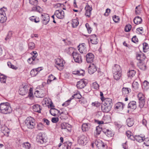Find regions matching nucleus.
Wrapping results in <instances>:
<instances>
[{
  "instance_id": "1",
  "label": "nucleus",
  "mask_w": 149,
  "mask_h": 149,
  "mask_svg": "<svg viewBox=\"0 0 149 149\" xmlns=\"http://www.w3.org/2000/svg\"><path fill=\"white\" fill-rule=\"evenodd\" d=\"M0 110L2 113L5 114L10 113L12 111L10 107L7 103H1L0 104Z\"/></svg>"
},
{
  "instance_id": "2",
  "label": "nucleus",
  "mask_w": 149,
  "mask_h": 149,
  "mask_svg": "<svg viewBox=\"0 0 149 149\" xmlns=\"http://www.w3.org/2000/svg\"><path fill=\"white\" fill-rule=\"evenodd\" d=\"M26 126L29 129L34 128L36 125L35 120L31 117H28L25 121Z\"/></svg>"
},
{
  "instance_id": "3",
  "label": "nucleus",
  "mask_w": 149,
  "mask_h": 149,
  "mask_svg": "<svg viewBox=\"0 0 149 149\" xmlns=\"http://www.w3.org/2000/svg\"><path fill=\"white\" fill-rule=\"evenodd\" d=\"M29 3L32 6H33L31 9L32 11L41 12L42 9L39 6H37L38 1L37 0H29Z\"/></svg>"
},
{
  "instance_id": "4",
  "label": "nucleus",
  "mask_w": 149,
  "mask_h": 149,
  "mask_svg": "<svg viewBox=\"0 0 149 149\" xmlns=\"http://www.w3.org/2000/svg\"><path fill=\"white\" fill-rule=\"evenodd\" d=\"M34 93L35 95L37 97H42L44 96L45 89L42 85L39 86L37 88Z\"/></svg>"
},
{
  "instance_id": "5",
  "label": "nucleus",
  "mask_w": 149,
  "mask_h": 149,
  "mask_svg": "<svg viewBox=\"0 0 149 149\" xmlns=\"http://www.w3.org/2000/svg\"><path fill=\"white\" fill-rule=\"evenodd\" d=\"M113 71L114 72V77L115 79L117 80L120 79L121 74L120 72L121 69L120 66L118 65H116L113 68Z\"/></svg>"
},
{
  "instance_id": "6",
  "label": "nucleus",
  "mask_w": 149,
  "mask_h": 149,
  "mask_svg": "<svg viewBox=\"0 0 149 149\" xmlns=\"http://www.w3.org/2000/svg\"><path fill=\"white\" fill-rule=\"evenodd\" d=\"M7 10V9L3 7L0 9V22L3 23L7 19L6 12Z\"/></svg>"
},
{
  "instance_id": "7",
  "label": "nucleus",
  "mask_w": 149,
  "mask_h": 149,
  "mask_svg": "<svg viewBox=\"0 0 149 149\" xmlns=\"http://www.w3.org/2000/svg\"><path fill=\"white\" fill-rule=\"evenodd\" d=\"M55 62L56 66V67L58 70H61L64 66L65 62L64 60L60 58H57L55 60Z\"/></svg>"
},
{
  "instance_id": "8",
  "label": "nucleus",
  "mask_w": 149,
  "mask_h": 149,
  "mask_svg": "<svg viewBox=\"0 0 149 149\" xmlns=\"http://www.w3.org/2000/svg\"><path fill=\"white\" fill-rule=\"evenodd\" d=\"M139 103V107L142 108L143 107L145 104V96L142 93H139L137 95Z\"/></svg>"
},
{
  "instance_id": "9",
  "label": "nucleus",
  "mask_w": 149,
  "mask_h": 149,
  "mask_svg": "<svg viewBox=\"0 0 149 149\" xmlns=\"http://www.w3.org/2000/svg\"><path fill=\"white\" fill-rule=\"evenodd\" d=\"M78 142L79 145H84L87 143V138L85 135H82L79 137Z\"/></svg>"
},
{
  "instance_id": "10",
  "label": "nucleus",
  "mask_w": 149,
  "mask_h": 149,
  "mask_svg": "<svg viewBox=\"0 0 149 149\" xmlns=\"http://www.w3.org/2000/svg\"><path fill=\"white\" fill-rule=\"evenodd\" d=\"M72 56L75 61L76 63H81L82 60L80 54L76 52H73L72 53Z\"/></svg>"
},
{
  "instance_id": "11",
  "label": "nucleus",
  "mask_w": 149,
  "mask_h": 149,
  "mask_svg": "<svg viewBox=\"0 0 149 149\" xmlns=\"http://www.w3.org/2000/svg\"><path fill=\"white\" fill-rule=\"evenodd\" d=\"M29 89V87L27 85H22L20 86L19 93L20 95H23L27 93Z\"/></svg>"
},
{
  "instance_id": "12",
  "label": "nucleus",
  "mask_w": 149,
  "mask_h": 149,
  "mask_svg": "<svg viewBox=\"0 0 149 149\" xmlns=\"http://www.w3.org/2000/svg\"><path fill=\"white\" fill-rule=\"evenodd\" d=\"M36 140L38 143L43 144L47 142L46 137L44 135L39 134L37 136Z\"/></svg>"
},
{
  "instance_id": "13",
  "label": "nucleus",
  "mask_w": 149,
  "mask_h": 149,
  "mask_svg": "<svg viewBox=\"0 0 149 149\" xmlns=\"http://www.w3.org/2000/svg\"><path fill=\"white\" fill-rule=\"evenodd\" d=\"M41 17L43 24H47L49 20V17L48 15L46 13H43L41 14Z\"/></svg>"
},
{
  "instance_id": "14",
  "label": "nucleus",
  "mask_w": 149,
  "mask_h": 149,
  "mask_svg": "<svg viewBox=\"0 0 149 149\" xmlns=\"http://www.w3.org/2000/svg\"><path fill=\"white\" fill-rule=\"evenodd\" d=\"M54 15L59 19H63L65 16V14L64 12L62 10H56L54 13Z\"/></svg>"
},
{
  "instance_id": "15",
  "label": "nucleus",
  "mask_w": 149,
  "mask_h": 149,
  "mask_svg": "<svg viewBox=\"0 0 149 149\" xmlns=\"http://www.w3.org/2000/svg\"><path fill=\"white\" fill-rule=\"evenodd\" d=\"M96 70L97 68L95 65L93 63L90 64L88 68V73L90 74H92L94 73Z\"/></svg>"
},
{
  "instance_id": "16",
  "label": "nucleus",
  "mask_w": 149,
  "mask_h": 149,
  "mask_svg": "<svg viewBox=\"0 0 149 149\" xmlns=\"http://www.w3.org/2000/svg\"><path fill=\"white\" fill-rule=\"evenodd\" d=\"M81 97V95L79 93H76V94H74V95H72V97L70 98V99L69 100H68L67 101H66L64 103H63L62 104V105L64 106H66L68 105V102H70V100L74 98H75V99H80Z\"/></svg>"
},
{
  "instance_id": "17",
  "label": "nucleus",
  "mask_w": 149,
  "mask_h": 149,
  "mask_svg": "<svg viewBox=\"0 0 149 149\" xmlns=\"http://www.w3.org/2000/svg\"><path fill=\"white\" fill-rule=\"evenodd\" d=\"M94 58V55L92 53H88L86 55V59L87 62L91 63L93 61Z\"/></svg>"
},
{
  "instance_id": "18",
  "label": "nucleus",
  "mask_w": 149,
  "mask_h": 149,
  "mask_svg": "<svg viewBox=\"0 0 149 149\" xmlns=\"http://www.w3.org/2000/svg\"><path fill=\"white\" fill-rule=\"evenodd\" d=\"M92 8L88 5H86L85 8V15L87 17H89L91 14V12Z\"/></svg>"
},
{
  "instance_id": "19",
  "label": "nucleus",
  "mask_w": 149,
  "mask_h": 149,
  "mask_svg": "<svg viewBox=\"0 0 149 149\" xmlns=\"http://www.w3.org/2000/svg\"><path fill=\"white\" fill-rule=\"evenodd\" d=\"M101 106V109L104 112H108L111 109V107L109 105H107L102 103Z\"/></svg>"
},
{
  "instance_id": "20",
  "label": "nucleus",
  "mask_w": 149,
  "mask_h": 149,
  "mask_svg": "<svg viewBox=\"0 0 149 149\" xmlns=\"http://www.w3.org/2000/svg\"><path fill=\"white\" fill-rule=\"evenodd\" d=\"M85 46L86 45L84 43H82L78 46V50L81 53L86 54V50Z\"/></svg>"
},
{
  "instance_id": "21",
  "label": "nucleus",
  "mask_w": 149,
  "mask_h": 149,
  "mask_svg": "<svg viewBox=\"0 0 149 149\" xmlns=\"http://www.w3.org/2000/svg\"><path fill=\"white\" fill-rule=\"evenodd\" d=\"M86 82L84 80H81L77 82V86L79 89L84 88L86 85Z\"/></svg>"
},
{
  "instance_id": "22",
  "label": "nucleus",
  "mask_w": 149,
  "mask_h": 149,
  "mask_svg": "<svg viewBox=\"0 0 149 149\" xmlns=\"http://www.w3.org/2000/svg\"><path fill=\"white\" fill-rule=\"evenodd\" d=\"M146 58V57L143 54H138L136 55L137 59L139 60V62H143L145 61L144 60Z\"/></svg>"
},
{
  "instance_id": "23",
  "label": "nucleus",
  "mask_w": 149,
  "mask_h": 149,
  "mask_svg": "<svg viewBox=\"0 0 149 149\" xmlns=\"http://www.w3.org/2000/svg\"><path fill=\"white\" fill-rule=\"evenodd\" d=\"M34 54L33 56L30 58H29L28 60V62L30 64H33V62L34 61L37 56L38 54L36 52L33 51L32 52Z\"/></svg>"
},
{
  "instance_id": "24",
  "label": "nucleus",
  "mask_w": 149,
  "mask_h": 149,
  "mask_svg": "<svg viewBox=\"0 0 149 149\" xmlns=\"http://www.w3.org/2000/svg\"><path fill=\"white\" fill-rule=\"evenodd\" d=\"M90 39L91 42L93 44H96L98 43L97 39L95 34L91 35Z\"/></svg>"
},
{
  "instance_id": "25",
  "label": "nucleus",
  "mask_w": 149,
  "mask_h": 149,
  "mask_svg": "<svg viewBox=\"0 0 149 149\" xmlns=\"http://www.w3.org/2000/svg\"><path fill=\"white\" fill-rule=\"evenodd\" d=\"M128 108L131 109H135L136 108V102L134 101L130 102L128 104Z\"/></svg>"
},
{
  "instance_id": "26",
  "label": "nucleus",
  "mask_w": 149,
  "mask_h": 149,
  "mask_svg": "<svg viewBox=\"0 0 149 149\" xmlns=\"http://www.w3.org/2000/svg\"><path fill=\"white\" fill-rule=\"evenodd\" d=\"M112 100L110 98H104L102 100V103L104 104L111 106Z\"/></svg>"
},
{
  "instance_id": "27",
  "label": "nucleus",
  "mask_w": 149,
  "mask_h": 149,
  "mask_svg": "<svg viewBox=\"0 0 149 149\" xmlns=\"http://www.w3.org/2000/svg\"><path fill=\"white\" fill-rule=\"evenodd\" d=\"M131 91L130 89L129 88L123 87L122 89L123 95L127 97L129 92H131Z\"/></svg>"
},
{
  "instance_id": "28",
  "label": "nucleus",
  "mask_w": 149,
  "mask_h": 149,
  "mask_svg": "<svg viewBox=\"0 0 149 149\" xmlns=\"http://www.w3.org/2000/svg\"><path fill=\"white\" fill-rule=\"evenodd\" d=\"M40 70V68H39L36 69H34L31 71L30 74L31 76L35 77L38 73V72H39Z\"/></svg>"
},
{
  "instance_id": "29",
  "label": "nucleus",
  "mask_w": 149,
  "mask_h": 149,
  "mask_svg": "<svg viewBox=\"0 0 149 149\" xmlns=\"http://www.w3.org/2000/svg\"><path fill=\"white\" fill-rule=\"evenodd\" d=\"M136 135L134 136V138L137 141L139 142H141L143 141V139L145 137V136L141 135Z\"/></svg>"
},
{
  "instance_id": "30",
  "label": "nucleus",
  "mask_w": 149,
  "mask_h": 149,
  "mask_svg": "<svg viewBox=\"0 0 149 149\" xmlns=\"http://www.w3.org/2000/svg\"><path fill=\"white\" fill-rule=\"evenodd\" d=\"M127 125L129 127L132 126L134 124V121L133 118H129L126 120Z\"/></svg>"
},
{
  "instance_id": "31",
  "label": "nucleus",
  "mask_w": 149,
  "mask_h": 149,
  "mask_svg": "<svg viewBox=\"0 0 149 149\" xmlns=\"http://www.w3.org/2000/svg\"><path fill=\"white\" fill-rule=\"evenodd\" d=\"M91 125L89 124L84 123L82 125V129L83 131H88L90 128Z\"/></svg>"
},
{
  "instance_id": "32",
  "label": "nucleus",
  "mask_w": 149,
  "mask_h": 149,
  "mask_svg": "<svg viewBox=\"0 0 149 149\" xmlns=\"http://www.w3.org/2000/svg\"><path fill=\"white\" fill-rule=\"evenodd\" d=\"M72 143L69 141L65 142L64 143L63 149H70Z\"/></svg>"
},
{
  "instance_id": "33",
  "label": "nucleus",
  "mask_w": 149,
  "mask_h": 149,
  "mask_svg": "<svg viewBox=\"0 0 149 149\" xmlns=\"http://www.w3.org/2000/svg\"><path fill=\"white\" fill-rule=\"evenodd\" d=\"M33 111L35 112L40 113L41 109L40 106L38 104H36L33 106Z\"/></svg>"
},
{
  "instance_id": "34",
  "label": "nucleus",
  "mask_w": 149,
  "mask_h": 149,
  "mask_svg": "<svg viewBox=\"0 0 149 149\" xmlns=\"http://www.w3.org/2000/svg\"><path fill=\"white\" fill-rule=\"evenodd\" d=\"M133 21L135 24H139L142 22V19L141 17L137 16L134 18Z\"/></svg>"
},
{
  "instance_id": "35",
  "label": "nucleus",
  "mask_w": 149,
  "mask_h": 149,
  "mask_svg": "<svg viewBox=\"0 0 149 149\" xmlns=\"http://www.w3.org/2000/svg\"><path fill=\"white\" fill-rule=\"evenodd\" d=\"M143 89L144 90H147L149 88V83L147 81L145 80L143 83L142 85Z\"/></svg>"
},
{
  "instance_id": "36",
  "label": "nucleus",
  "mask_w": 149,
  "mask_h": 149,
  "mask_svg": "<svg viewBox=\"0 0 149 149\" xmlns=\"http://www.w3.org/2000/svg\"><path fill=\"white\" fill-rule=\"evenodd\" d=\"M139 68L142 70H144L146 68V64L145 61L143 62H139L138 64Z\"/></svg>"
},
{
  "instance_id": "37",
  "label": "nucleus",
  "mask_w": 149,
  "mask_h": 149,
  "mask_svg": "<svg viewBox=\"0 0 149 149\" xmlns=\"http://www.w3.org/2000/svg\"><path fill=\"white\" fill-rule=\"evenodd\" d=\"M143 50L144 52H146L148 51L149 49V46L148 44L146 42L143 43Z\"/></svg>"
},
{
  "instance_id": "38",
  "label": "nucleus",
  "mask_w": 149,
  "mask_h": 149,
  "mask_svg": "<svg viewBox=\"0 0 149 149\" xmlns=\"http://www.w3.org/2000/svg\"><path fill=\"white\" fill-rule=\"evenodd\" d=\"M72 27L75 28L78 25L79 22L77 19H74L72 20Z\"/></svg>"
},
{
  "instance_id": "39",
  "label": "nucleus",
  "mask_w": 149,
  "mask_h": 149,
  "mask_svg": "<svg viewBox=\"0 0 149 149\" xmlns=\"http://www.w3.org/2000/svg\"><path fill=\"white\" fill-rule=\"evenodd\" d=\"M51 100L49 99L45 98L42 101V104H45L49 107V104L51 102Z\"/></svg>"
},
{
  "instance_id": "40",
  "label": "nucleus",
  "mask_w": 149,
  "mask_h": 149,
  "mask_svg": "<svg viewBox=\"0 0 149 149\" xmlns=\"http://www.w3.org/2000/svg\"><path fill=\"white\" fill-rule=\"evenodd\" d=\"M104 133L107 136L109 137H111L114 135L113 133L109 130H107L106 131L104 132Z\"/></svg>"
},
{
  "instance_id": "41",
  "label": "nucleus",
  "mask_w": 149,
  "mask_h": 149,
  "mask_svg": "<svg viewBox=\"0 0 149 149\" xmlns=\"http://www.w3.org/2000/svg\"><path fill=\"white\" fill-rule=\"evenodd\" d=\"M136 73V71L134 70H130L128 72V76L129 77L131 78L134 77Z\"/></svg>"
},
{
  "instance_id": "42",
  "label": "nucleus",
  "mask_w": 149,
  "mask_h": 149,
  "mask_svg": "<svg viewBox=\"0 0 149 149\" xmlns=\"http://www.w3.org/2000/svg\"><path fill=\"white\" fill-rule=\"evenodd\" d=\"M132 87L134 90L138 89L139 87V84L137 82L134 81L132 84Z\"/></svg>"
},
{
  "instance_id": "43",
  "label": "nucleus",
  "mask_w": 149,
  "mask_h": 149,
  "mask_svg": "<svg viewBox=\"0 0 149 149\" xmlns=\"http://www.w3.org/2000/svg\"><path fill=\"white\" fill-rule=\"evenodd\" d=\"M58 110L56 109L52 108L50 110V114L54 116H56V113Z\"/></svg>"
},
{
  "instance_id": "44",
  "label": "nucleus",
  "mask_w": 149,
  "mask_h": 149,
  "mask_svg": "<svg viewBox=\"0 0 149 149\" xmlns=\"http://www.w3.org/2000/svg\"><path fill=\"white\" fill-rule=\"evenodd\" d=\"M56 79V78L53 75L51 74L48 77V79L47 81V83L49 84L51 82Z\"/></svg>"
},
{
  "instance_id": "45",
  "label": "nucleus",
  "mask_w": 149,
  "mask_h": 149,
  "mask_svg": "<svg viewBox=\"0 0 149 149\" xmlns=\"http://www.w3.org/2000/svg\"><path fill=\"white\" fill-rule=\"evenodd\" d=\"M22 146L25 149H30L31 147V144L28 142L23 143Z\"/></svg>"
},
{
  "instance_id": "46",
  "label": "nucleus",
  "mask_w": 149,
  "mask_h": 149,
  "mask_svg": "<svg viewBox=\"0 0 149 149\" xmlns=\"http://www.w3.org/2000/svg\"><path fill=\"white\" fill-rule=\"evenodd\" d=\"M105 146V145L102 141H100L97 147L99 149H100V148L102 149L104 148Z\"/></svg>"
},
{
  "instance_id": "47",
  "label": "nucleus",
  "mask_w": 149,
  "mask_h": 149,
  "mask_svg": "<svg viewBox=\"0 0 149 149\" xmlns=\"http://www.w3.org/2000/svg\"><path fill=\"white\" fill-rule=\"evenodd\" d=\"M141 10L140 6L139 5L138 6H137L136 7L135 10V12L136 14L137 15H139L141 13Z\"/></svg>"
},
{
  "instance_id": "48",
  "label": "nucleus",
  "mask_w": 149,
  "mask_h": 149,
  "mask_svg": "<svg viewBox=\"0 0 149 149\" xmlns=\"http://www.w3.org/2000/svg\"><path fill=\"white\" fill-rule=\"evenodd\" d=\"M132 28V26L131 25L128 24L127 25L125 28V31L126 32H128L130 31Z\"/></svg>"
},
{
  "instance_id": "49",
  "label": "nucleus",
  "mask_w": 149,
  "mask_h": 149,
  "mask_svg": "<svg viewBox=\"0 0 149 149\" xmlns=\"http://www.w3.org/2000/svg\"><path fill=\"white\" fill-rule=\"evenodd\" d=\"M144 144L146 146H149V138H144L143 139Z\"/></svg>"
},
{
  "instance_id": "50",
  "label": "nucleus",
  "mask_w": 149,
  "mask_h": 149,
  "mask_svg": "<svg viewBox=\"0 0 149 149\" xmlns=\"http://www.w3.org/2000/svg\"><path fill=\"white\" fill-rule=\"evenodd\" d=\"M28 47L29 49H32L35 47V45L33 42H30L28 44Z\"/></svg>"
},
{
  "instance_id": "51",
  "label": "nucleus",
  "mask_w": 149,
  "mask_h": 149,
  "mask_svg": "<svg viewBox=\"0 0 149 149\" xmlns=\"http://www.w3.org/2000/svg\"><path fill=\"white\" fill-rule=\"evenodd\" d=\"M92 87L93 88L96 90H98L99 88V85L96 82L92 84Z\"/></svg>"
},
{
  "instance_id": "52",
  "label": "nucleus",
  "mask_w": 149,
  "mask_h": 149,
  "mask_svg": "<svg viewBox=\"0 0 149 149\" xmlns=\"http://www.w3.org/2000/svg\"><path fill=\"white\" fill-rule=\"evenodd\" d=\"M6 80V78L5 76L2 75L0 76V81L1 83H5Z\"/></svg>"
},
{
  "instance_id": "53",
  "label": "nucleus",
  "mask_w": 149,
  "mask_h": 149,
  "mask_svg": "<svg viewBox=\"0 0 149 149\" xmlns=\"http://www.w3.org/2000/svg\"><path fill=\"white\" fill-rule=\"evenodd\" d=\"M68 124L66 123H63L61 125V128L62 129H68Z\"/></svg>"
},
{
  "instance_id": "54",
  "label": "nucleus",
  "mask_w": 149,
  "mask_h": 149,
  "mask_svg": "<svg viewBox=\"0 0 149 149\" xmlns=\"http://www.w3.org/2000/svg\"><path fill=\"white\" fill-rule=\"evenodd\" d=\"M96 134L99 135L100 134L102 131V129L99 126H98L96 127Z\"/></svg>"
},
{
  "instance_id": "55",
  "label": "nucleus",
  "mask_w": 149,
  "mask_h": 149,
  "mask_svg": "<svg viewBox=\"0 0 149 149\" xmlns=\"http://www.w3.org/2000/svg\"><path fill=\"white\" fill-rule=\"evenodd\" d=\"M13 34V33L11 31L9 32L8 35L5 38V40H7L8 39H10L12 37Z\"/></svg>"
},
{
  "instance_id": "56",
  "label": "nucleus",
  "mask_w": 149,
  "mask_h": 149,
  "mask_svg": "<svg viewBox=\"0 0 149 149\" xmlns=\"http://www.w3.org/2000/svg\"><path fill=\"white\" fill-rule=\"evenodd\" d=\"M86 26L88 32L90 33H91L92 29L89 26V25L88 23L86 24L85 25Z\"/></svg>"
},
{
  "instance_id": "57",
  "label": "nucleus",
  "mask_w": 149,
  "mask_h": 149,
  "mask_svg": "<svg viewBox=\"0 0 149 149\" xmlns=\"http://www.w3.org/2000/svg\"><path fill=\"white\" fill-rule=\"evenodd\" d=\"M121 106V102H118L115 105V109H118L120 108Z\"/></svg>"
},
{
  "instance_id": "58",
  "label": "nucleus",
  "mask_w": 149,
  "mask_h": 149,
  "mask_svg": "<svg viewBox=\"0 0 149 149\" xmlns=\"http://www.w3.org/2000/svg\"><path fill=\"white\" fill-rule=\"evenodd\" d=\"M100 103L98 102H95L92 103V105L97 107H98L100 106Z\"/></svg>"
},
{
  "instance_id": "59",
  "label": "nucleus",
  "mask_w": 149,
  "mask_h": 149,
  "mask_svg": "<svg viewBox=\"0 0 149 149\" xmlns=\"http://www.w3.org/2000/svg\"><path fill=\"white\" fill-rule=\"evenodd\" d=\"M132 41L134 43H136L138 42V39L136 37L134 36H133L132 39Z\"/></svg>"
},
{
  "instance_id": "60",
  "label": "nucleus",
  "mask_w": 149,
  "mask_h": 149,
  "mask_svg": "<svg viewBox=\"0 0 149 149\" xmlns=\"http://www.w3.org/2000/svg\"><path fill=\"white\" fill-rule=\"evenodd\" d=\"M131 132L129 131H128L126 132V135L127 136L128 138H130V139H132V137H133V136L131 135Z\"/></svg>"
},
{
  "instance_id": "61",
  "label": "nucleus",
  "mask_w": 149,
  "mask_h": 149,
  "mask_svg": "<svg viewBox=\"0 0 149 149\" xmlns=\"http://www.w3.org/2000/svg\"><path fill=\"white\" fill-rule=\"evenodd\" d=\"M113 19L114 21L115 22H117L119 19L118 17L116 15H115L114 17H113Z\"/></svg>"
},
{
  "instance_id": "62",
  "label": "nucleus",
  "mask_w": 149,
  "mask_h": 149,
  "mask_svg": "<svg viewBox=\"0 0 149 149\" xmlns=\"http://www.w3.org/2000/svg\"><path fill=\"white\" fill-rule=\"evenodd\" d=\"M58 121V118L56 117L53 118L52 119V121L53 123H56Z\"/></svg>"
},
{
  "instance_id": "63",
  "label": "nucleus",
  "mask_w": 149,
  "mask_h": 149,
  "mask_svg": "<svg viewBox=\"0 0 149 149\" xmlns=\"http://www.w3.org/2000/svg\"><path fill=\"white\" fill-rule=\"evenodd\" d=\"M103 119L104 120H106L107 119V120H106V121L107 122H109L110 120L111 119V118H110V116H104V117Z\"/></svg>"
},
{
  "instance_id": "64",
  "label": "nucleus",
  "mask_w": 149,
  "mask_h": 149,
  "mask_svg": "<svg viewBox=\"0 0 149 149\" xmlns=\"http://www.w3.org/2000/svg\"><path fill=\"white\" fill-rule=\"evenodd\" d=\"M110 10L109 9L107 8L106 10V12L104 13V15L105 16H107L108 15L109 13H110Z\"/></svg>"
}]
</instances>
